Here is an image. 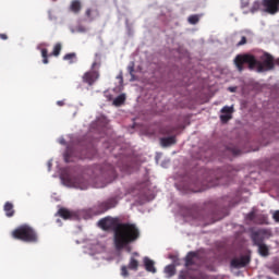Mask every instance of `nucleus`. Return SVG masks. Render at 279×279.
Wrapping results in <instances>:
<instances>
[{"instance_id": "aec40b11", "label": "nucleus", "mask_w": 279, "mask_h": 279, "mask_svg": "<svg viewBox=\"0 0 279 279\" xmlns=\"http://www.w3.org/2000/svg\"><path fill=\"white\" fill-rule=\"evenodd\" d=\"M128 269H131L132 271H138V259L131 257Z\"/></svg>"}, {"instance_id": "2f4dec72", "label": "nucleus", "mask_w": 279, "mask_h": 279, "mask_svg": "<svg viewBox=\"0 0 279 279\" xmlns=\"http://www.w3.org/2000/svg\"><path fill=\"white\" fill-rule=\"evenodd\" d=\"M272 218L275 219V221H277L279 223V210L274 213Z\"/></svg>"}, {"instance_id": "c03bdc74", "label": "nucleus", "mask_w": 279, "mask_h": 279, "mask_svg": "<svg viewBox=\"0 0 279 279\" xmlns=\"http://www.w3.org/2000/svg\"><path fill=\"white\" fill-rule=\"evenodd\" d=\"M135 256H138V253H134Z\"/></svg>"}, {"instance_id": "6ab92c4d", "label": "nucleus", "mask_w": 279, "mask_h": 279, "mask_svg": "<svg viewBox=\"0 0 279 279\" xmlns=\"http://www.w3.org/2000/svg\"><path fill=\"white\" fill-rule=\"evenodd\" d=\"M63 60L68 61L69 64H75L77 62V53L75 52H70L64 54Z\"/></svg>"}, {"instance_id": "c9c22d12", "label": "nucleus", "mask_w": 279, "mask_h": 279, "mask_svg": "<svg viewBox=\"0 0 279 279\" xmlns=\"http://www.w3.org/2000/svg\"><path fill=\"white\" fill-rule=\"evenodd\" d=\"M64 160H65V162H71V159L69 158V154L64 155Z\"/></svg>"}, {"instance_id": "a211bd4d", "label": "nucleus", "mask_w": 279, "mask_h": 279, "mask_svg": "<svg viewBox=\"0 0 279 279\" xmlns=\"http://www.w3.org/2000/svg\"><path fill=\"white\" fill-rule=\"evenodd\" d=\"M3 210H4L7 217H12L15 213L14 204H12L11 202H7L3 206Z\"/></svg>"}, {"instance_id": "58836bf2", "label": "nucleus", "mask_w": 279, "mask_h": 279, "mask_svg": "<svg viewBox=\"0 0 279 279\" xmlns=\"http://www.w3.org/2000/svg\"><path fill=\"white\" fill-rule=\"evenodd\" d=\"M274 64L277 65V66H279V58L276 59V60H274Z\"/></svg>"}, {"instance_id": "4c0bfd02", "label": "nucleus", "mask_w": 279, "mask_h": 279, "mask_svg": "<svg viewBox=\"0 0 279 279\" xmlns=\"http://www.w3.org/2000/svg\"><path fill=\"white\" fill-rule=\"evenodd\" d=\"M230 93H235L236 87H229Z\"/></svg>"}, {"instance_id": "393cba45", "label": "nucleus", "mask_w": 279, "mask_h": 279, "mask_svg": "<svg viewBox=\"0 0 279 279\" xmlns=\"http://www.w3.org/2000/svg\"><path fill=\"white\" fill-rule=\"evenodd\" d=\"M221 112H222V114H231L232 116V112H234V108L233 107H229V106H225L221 109Z\"/></svg>"}, {"instance_id": "f03ea898", "label": "nucleus", "mask_w": 279, "mask_h": 279, "mask_svg": "<svg viewBox=\"0 0 279 279\" xmlns=\"http://www.w3.org/2000/svg\"><path fill=\"white\" fill-rule=\"evenodd\" d=\"M260 60L262 61L256 59L254 54L243 53L238 54L234 58L233 62L239 73H243V71H245V64H247L248 71H255L256 69L257 73H265V71H274V56H271L269 52H265L260 57Z\"/></svg>"}, {"instance_id": "79ce46f5", "label": "nucleus", "mask_w": 279, "mask_h": 279, "mask_svg": "<svg viewBox=\"0 0 279 279\" xmlns=\"http://www.w3.org/2000/svg\"><path fill=\"white\" fill-rule=\"evenodd\" d=\"M95 12H96V15H97V16H99V11H98V10H96Z\"/></svg>"}, {"instance_id": "2eb2a0df", "label": "nucleus", "mask_w": 279, "mask_h": 279, "mask_svg": "<svg viewBox=\"0 0 279 279\" xmlns=\"http://www.w3.org/2000/svg\"><path fill=\"white\" fill-rule=\"evenodd\" d=\"M175 143H177L175 136L160 138L161 147H171V145H175Z\"/></svg>"}, {"instance_id": "0eeeda50", "label": "nucleus", "mask_w": 279, "mask_h": 279, "mask_svg": "<svg viewBox=\"0 0 279 279\" xmlns=\"http://www.w3.org/2000/svg\"><path fill=\"white\" fill-rule=\"evenodd\" d=\"M60 51H62V45L61 44H56L54 47H53V50L50 54H49V50H47V48H43L41 49L43 63L44 64H49V56H54V58H58V56H60Z\"/></svg>"}, {"instance_id": "f8f14e48", "label": "nucleus", "mask_w": 279, "mask_h": 279, "mask_svg": "<svg viewBox=\"0 0 279 279\" xmlns=\"http://www.w3.org/2000/svg\"><path fill=\"white\" fill-rule=\"evenodd\" d=\"M196 260H199V254L195 252H189L185 257V267H193V265H196Z\"/></svg>"}, {"instance_id": "7ed1b4c3", "label": "nucleus", "mask_w": 279, "mask_h": 279, "mask_svg": "<svg viewBox=\"0 0 279 279\" xmlns=\"http://www.w3.org/2000/svg\"><path fill=\"white\" fill-rule=\"evenodd\" d=\"M12 239L24 243H38V233L28 225H21L11 232Z\"/></svg>"}, {"instance_id": "b1692460", "label": "nucleus", "mask_w": 279, "mask_h": 279, "mask_svg": "<svg viewBox=\"0 0 279 279\" xmlns=\"http://www.w3.org/2000/svg\"><path fill=\"white\" fill-rule=\"evenodd\" d=\"M187 22L190 23V25H197L199 23V15H190Z\"/></svg>"}, {"instance_id": "f257e3e1", "label": "nucleus", "mask_w": 279, "mask_h": 279, "mask_svg": "<svg viewBox=\"0 0 279 279\" xmlns=\"http://www.w3.org/2000/svg\"><path fill=\"white\" fill-rule=\"evenodd\" d=\"M119 218L106 217L98 221L101 230H113V244L116 250H124L130 243H134L141 236L138 227L130 222H120Z\"/></svg>"}, {"instance_id": "ddd939ff", "label": "nucleus", "mask_w": 279, "mask_h": 279, "mask_svg": "<svg viewBox=\"0 0 279 279\" xmlns=\"http://www.w3.org/2000/svg\"><path fill=\"white\" fill-rule=\"evenodd\" d=\"M251 239H252L254 245H256V246L263 245V243L265 241V236H263V233L260 231H254L251 235Z\"/></svg>"}, {"instance_id": "412c9836", "label": "nucleus", "mask_w": 279, "mask_h": 279, "mask_svg": "<svg viewBox=\"0 0 279 279\" xmlns=\"http://www.w3.org/2000/svg\"><path fill=\"white\" fill-rule=\"evenodd\" d=\"M260 256H269V246L265 243L257 245Z\"/></svg>"}, {"instance_id": "39448f33", "label": "nucleus", "mask_w": 279, "mask_h": 279, "mask_svg": "<svg viewBox=\"0 0 279 279\" xmlns=\"http://www.w3.org/2000/svg\"><path fill=\"white\" fill-rule=\"evenodd\" d=\"M223 178H226V173H223V170H209L206 172V186L208 189L213 186H219V184H223Z\"/></svg>"}, {"instance_id": "bb28decb", "label": "nucleus", "mask_w": 279, "mask_h": 279, "mask_svg": "<svg viewBox=\"0 0 279 279\" xmlns=\"http://www.w3.org/2000/svg\"><path fill=\"white\" fill-rule=\"evenodd\" d=\"M260 10V1H255L251 8V12H258Z\"/></svg>"}, {"instance_id": "f704fd0d", "label": "nucleus", "mask_w": 279, "mask_h": 279, "mask_svg": "<svg viewBox=\"0 0 279 279\" xmlns=\"http://www.w3.org/2000/svg\"><path fill=\"white\" fill-rule=\"evenodd\" d=\"M77 32L84 33V32H86V27H84V26H78V27H77Z\"/></svg>"}, {"instance_id": "f3484780", "label": "nucleus", "mask_w": 279, "mask_h": 279, "mask_svg": "<svg viewBox=\"0 0 279 279\" xmlns=\"http://www.w3.org/2000/svg\"><path fill=\"white\" fill-rule=\"evenodd\" d=\"M70 10L74 14H80V12L82 11V2L80 0L72 1L70 5Z\"/></svg>"}, {"instance_id": "4468645a", "label": "nucleus", "mask_w": 279, "mask_h": 279, "mask_svg": "<svg viewBox=\"0 0 279 279\" xmlns=\"http://www.w3.org/2000/svg\"><path fill=\"white\" fill-rule=\"evenodd\" d=\"M58 215L59 217H61L62 219H72L75 217V213L64 208V207H61L59 210H58Z\"/></svg>"}, {"instance_id": "7c9ffc66", "label": "nucleus", "mask_w": 279, "mask_h": 279, "mask_svg": "<svg viewBox=\"0 0 279 279\" xmlns=\"http://www.w3.org/2000/svg\"><path fill=\"white\" fill-rule=\"evenodd\" d=\"M255 218H256V214L254 211L247 215V219H250V221H254Z\"/></svg>"}, {"instance_id": "5701e85b", "label": "nucleus", "mask_w": 279, "mask_h": 279, "mask_svg": "<svg viewBox=\"0 0 279 279\" xmlns=\"http://www.w3.org/2000/svg\"><path fill=\"white\" fill-rule=\"evenodd\" d=\"M123 104H125V96L124 95H119L113 100V106H123Z\"/></svg>"}, {"instance_id": "9d476101", "label": "nucleus", "mask_w": 279, "mask_h": 279, "mask_svg": "<svg viewBox=\"0 0 279 279\" xmlns=\"http://www.w3.org/2000/svg\"><path fill=\"white\" fill-rule=\"evenodd\" d=\"M250 256L248 255H243L240 258H233L231 260V267L234 269H241L243 267H247L250 265Z\"/></svg>"}, {"instance_id": "37998d69", "label": "nucleus", "mask_w": 279, "mask_h": 279, "mask_svg": "<svg viewBox=\"0 0 279 279\" xmlns=\"http://www.w3.org/2000/svg\"><path fill=\"white\" fill-rule=\"evenodd\" d=\"M120 80H123V76H119Z\"/></svg>"}, {"instance_id": "ea45409f", "label": "nucleus", "mask_w": 279, "mask_h": 279, "mask_svg": "<svg viewBox=\"0 0 279 279\" xmlns=\"http://www.w3.org/2000/svg\"><path fill=\"white\" fill-rule=\"evenodd\" d=\"M60 144L61 145H66V141H64V138L60 140Z\"/></svg>"}, {"instance_id": "72a5a7b5", "label": "nucleus", "mask_w": 279, "mask_h": 279, "mask_svg": "<svg viewBox=\"0 0 279 279\" xmlns=\"http://www.w3.org/2000/svg\"><path fill=\"white\" fill-rule=\"evenodd\" d=\"M0 38H1V40H8V34L1 33Z\"/></svg>"}, {"instance_id": "1a4fd4ad", "label": "nucleus", "mask_w": 279, "mask_h": 279, "mask_svg": "<svg viewBox=\"0 0 279 279\" xmlns=\"http://www.w3.org/2000/svg\"><path fill=\"white\" fill-rule=\"evenodd\" d=\"M100 173L104 178H109V180H114V178H117V170H114V166L110 163L101 166Z\"/></svg>"}, {"instance_id": "473e14b6", "label": "nucleus", "mask_w": 279, "mask_h": 279, "mask_svg": "<svg viewBox=\"0 0 279 279\" xmlns=\"http://www.w3.org/2000/svg\"><path fill=\"white\" fill-rule=\"evenodd\" d=\"M231 153L233 154V156H239L241 154V150L233 148V149H231Z\"/></svg>"}, {"instance_id": "9b49d317", "label": "nucleus", "mask_w": 279, "mask_h": 279, "mask_svg": "<svg viewBox=\"0 0 279 279\" xmlns=\"http://www.w3.org/2000/svg\"><path fill=\"white\" fill-rule=\"evenodd\" d=\"M74 189H80L81 191H86L88 189L89 183L88 180L84 179L83 177H77L72 181Z\"/></svg>"}, {"instance_id": "4be33fe9", "label": "nucleus", "mask_w": 279, "mask_h": 279, "mask_svg": "<svg viewBox=\"0 0 279 279\" xmlns=\"http://www.w3.org/2000/svg\"><path fill=\"white\" fill-rule=\"evenodd\" d=\"M165 274H167L168 278H172V276H175V266L174 265L166 266Z\"/></svg>"}, {"instance_id": "dca6fc26", "label": "nucleus", "mask_w": 279, "mask_h": 279, "mask_svg": "<svg viewBox=\"0 0 279 279\" xmlns=\"http://www.w3.org/2000/svg\"><path fill=\"white\" fill-rule=\"evenodd\" d=\"M144 266L146 271L150 274H156V266H154V260L149 259V257L144 258Z\"/></svg>"}, {"instance_id": "a19ab883", "label": "nucleus", "mask_w": 279, "mask_h": 279, "mask_svg": "<svg viewBox=\"0 0 279 279\" xmlns=\"http://www.w3.org/2000/svg\"><path fill=\"white\" fill-rule=\"evenodd\" d=\"M84 158H93V155H85Z\"/></svg>"}, {"instance_id": "20e7f679", "label": "nucleus", "mask_w": 279, "mask_h": 279, "mask_svg": "<svg viewBox=\"0 0 279 279\" xmlns=\"http://www.w3.org/2000/svg\"><path fill=\"white\" fill-rule=\"evenodd\" d=\"M119 204V201H117V197H110L107 198L104 202L97 203L94 207L88 209V215L90 217H97L98 215H104V213H108V210L116 208Z\"/></svg>"}, {"instance_id": "e433bc0d", "label": "nucleus", "mask_w": 279, "mask_h": 279, "mask_svg": "<svg viewBox=\"0 0 279 279\" xmlns=\"http://www.w3.org/2000/svg\"><path fill=\"white\" fill-rule=\"evenodd\" d=\"M57 106H64V100H58Z\"/></svg>"}, {"instance_id": "6e6552de", "label": "nucleus", "mask_w": 279, "mask_h": 279, "mask_svg": "<svg viewBox=\"0 0 279 279\" xmlns=\"http://www.w3.org/2000/svg\"><path fill=\"white\" fill-rule=\"evenodd\" d=\"M262 5L268 14H278L279 12V0H263Z\"/></svg>"}, {"instance_id": "a878e982", "label": "nucleus", "mask_w": 279, "mask_h": 279, "mask_svg": "<svg viewBox=\"0 0 279 279\" xmlns=\"http://www.w3.org/2000/svg\"><path fill=\"white\" fill-rule=\"evenodd\" d=\"M232 119V114L223 113L220 116V121L222 123H228Z\"/></svg>"}, {"instance_id": "423d86ee", "label": "nucleus", "mask_w": 279, "mask_h": 279, "mask_svg": "<svg viewBox=\"0 0 279 279\" xmlns=\"http://www.w3.org/2000/svg\"><path fill=\"white\" fill-rule=\"evenodd\" d=\"M96 66H99V63L94 62L92 64V71H88L83 75V82L88 84V86H93V84L99 80V71H95Z\"/></svg>"}, {"instance_id": "c756f323", "label": "nucleus", "mask_w": 279, "mask_h": 279, "mask_svg": "<svg viewBox=\"0 0 279 279\" xmlns=\"http://www.w3.org/2000/svg\"><path fill=\"white\" fill-rule=\"evenodd\" d=\"M121 276H123V278H128V276H130V272L128 271V266L121 267Z\"/></svg>"}, {"instance_id": "cd10ccee", "label": "nucleus", "mask_w": 279, "mask_h": 279, "mask_svg": "<svg viewBox=\"0 0 279 279\" xmlns=\"http://www.w3.org/2000/svg\"><path fill=\"white\" fill-rule=\"evenodd\" d=\"M85 15L88 19V21H95V17L93 16V9H87Z\"/></svg>"}, {"instance_id": "c85d7f7f", "label": "nucleus", "mask_w": 279, "mask_h": 279, "mask_svg": "<svg viewBox=\"0 0 279 279\" xmlns=\"http://www.w3.org/2000/svg\"><path fill=\"white\" fill-rule=\"evenodd\" d=\"M243 45H247V37L242 36L241 40L236 44V47H243Z\"/></svg>"}]
</instances>
